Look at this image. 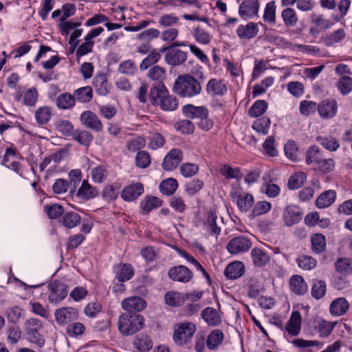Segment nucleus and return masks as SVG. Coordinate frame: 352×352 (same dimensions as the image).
I'll return each instance as SVG.
<instances>
[{
    "label": "nucleus",
    "mask_w": 352,
    "mask_h": 352,
    "mask_svg": "<svg viewBox=\"0 0 352 352\" xmlns=\"http://www.w3.org/2000/svg\"><path fill=\"white\" fill-rule=\"evenodd\" d=\"M193 74L197 78L190 74L179 75L173 84V91L181 98H192L199 95L206 76L201 67Z\"/></svg>",
    "instance_id": "1"
},
{
    "label": "nucleus",
    "mask_w": 352,
    "mask_h": 352,
    "mask_svg": "<svg viewBox=\"0 0 352 352\" xmlns=\"http://www.w3.org/2000/svg\"><path fill=\"white\" fill-rule=\"evenodd\" d=\"M302 316L298 311H292L289 320L284 327L283 336L287 342L298 349H305V352H313L310 347L318 346L320 342L318 340H306L302 338L291 340L297 336L301 331Z\"/></svg>",
    "instance_id": "2"
},
{
    "label": "nucleus",
    "mask_w": 352,
    "mask_h": 352,
    "mask_svg": "<svg viewBox=\"0 0 352 352\" xmlns=\"http://www.w3.org/2000/svg\"><path fill=\"white\" fill-rule=\"evenodd\" d=\"M151 103L159 107L162 110L173 111L178 108V100L170 95L163 82H155L153 85L149 92Z\"/></svg>",
    "instance_id": "3"
},
{
    "label": "nucleus",
    "mask_w": 352,
    "mask_h": 352,
    "mask_svg": "<svg viewBox=\"0 0 352 352\" xmlns=\"http://www.w3.org/2000/svg\"><path fill=\"white\" fill-rule=\"evenodd\" d=\"M145 319L140 314L124 313L119 316L118 328L123 336H131L140 331L144 326Z\"/></svg>",
    "instance_id": "4"
},
{
    "label": "nucleus",
    "mask_w": 352,
    "mask_h": 352,
    "mask_svg": "<svg viewBox=\"0 0 352 352\" xmlns=\"http://www.w3.org/2000/svg\"><path fill=\"white\" fill-rule=\"evenodd\" d=\"M25 331L29 342L42 347L45 344V339L40 331L43 327L41 320L38 318H30L25 322Z\"/></svg>",
    "instance_id": "5"
},
{
    "label": "nucleus",
    "mask_w": 352,
    "mask_h": 352,
    "mask_svg": "<svg viewBox=\"0 0 352 352\" xmlns=\"http://www.w3.org/2000/svg\"><path fill=\"white\" fill-rule=\"evenodd\" d=\"M197 327L195 324L191 322H184L178 324L173 333L174 342L177 345H184L190 342Z\"/></svg>",
    "instance_id": "6"
},
{
    "label": "nucleus",
    "mask_w": 352,
    "mask_h": 352,
    "mask_svg": "<svg viewBox=\"0 0 352 352\" xmlns=\"http://www.w3.org/2000/svg\"><path fill=\"white\" fill-rule=\"evenodd\" d=\"M48 300L51 304L57 305L63 301L68 294L67 285L57 279L50 282L47 285Z\"/></svg>",
    "instance_id": "7"
},
{
    "label": "nucleus",
    "mask_w": 352,
    "mask_h": 352,
    "mask_svg": "<svg viewBox=\"0 0 352 352\" xmlns=\"http://www.w3.org/2000/svg\"><path fill=\"white\" fill-rule=\"evenodd\" d=\"M161 53H165L164 60L171 66H179L184 64L188 58V53L173 46H163L160 49Z\"/></svg>",
    "instance_id": "8"
},
{
    "label": "nucleus",
    "mask_w": 352,
    "mask_h": 352,
    "mask_svg": "<svg viewBox=\"0 0 352 352\" xmlns=\"http://www.w3.org/2000/svg\"><path fill=\"white\" fill-rule=\"evenodd\" d=\"M252 247L250 239L245 236H238L232 239L227 243L226 250L232 255L247 252Z\"/></svg>",
    "instance_id": "9"
},
{
    "label": "nucleus",
    "mask_w": 352,
    "mask_h": 352,
    "mask_svg": "<svg viewBox=\"0 0 352 352\" xmlns=\"http://www.w3.org/2000/svg\"><path fill=\"white\" fill-rule=\"evenodd\" d=\"M168 277L175 282L188 283L193 278L194 274L188 267L179 265L168 270Z\"/></svg>",
    "instance_id": "10"
},
{
    "label": "nucleus",
    "mask_w": 352,
    "mask_h": 352,
    "mask_svg": "<svg viewBox=\"0 0 352 352\" xmlns=\"http://www.w3.org/2000/svg\"><path fill=\"white\" fill-rule=\"evenodd\" d=\"M259 8V0H242L238 13L243 20L248 21L258 16Z\"/></svg>",
    "instance_id": "11"
},
{
    "label": "nucleus",
    "mask_w": 352,
    "mask_h": 352,
    "mask_svg": "<svg viewBox=\"0 0 352 352\" xmlns=\"http://www.w3.org/2000/svg\"><path fill=\"white\" fill-rule=\"evenodd\" d=\"M182 160V151L177 148H172L165 155L162 163V168L165 171H173L178 167Z\"/></svg>",
    "instance_id": "12"
},
{
    "label": "nucleus",
    "mask_w": 352,
    "mask_h": 352,
    "mask_svg": "<svg viewBox=\"0 0 352 352\" xmlns=\"http://www.w3.org/2000/svg\"><path fill=\"white\" fill-rule=\"evenodd\" d=\"M54 317L58 325H65L78 319V311L72 307H60L55 311Z\"/></svg>",
    "instance_id": "13"
},
{
    "label": "nucleus",
    "mask_w": 352,
    "mask_h": 352,
    "mask_svg": "<svg viewBox=\"0 0 352 352\" xmlns=\"http://www.w3.org/2000/svg\"><path fill=\"white\" fill-rule=\"evenodd\" d=\"M144 185L140 182L126 185L120 192L123 201L132 202L135 201L144 193Z\"/></svg>",
    "instance_id": "14"
},
{
    "label": "nucleus",
    "mask_w": 352,
    "mask_h": 352,
    "mask_svg": "<svg viewBox=\"0 0 352 352\" xmlns=\"http://www.w3.org/2000/svg\"><path fill=\"white\" fill-rule=\"evenodd\" d=\"M302 217L301 209L296 205H289L284 209L283 218L287 226H292L299 223Z\"/></svg>",
    "instance_id": "15"
},
{
    "label": "nucleus",
    "mask_w": 352,
    "mask_h": 352,
    "mask_svg": "<svg viewBox=\"0 0 352 352\" xmlns=\"http://www.w3.org/2000/svg\"><path fill=\"white\" fill-rule=\"evenodd\" d=\"M258 25L266 28V25L261 21L258 23L248 22L246 25H239L236 30V33L241 39L250 40L257 35L259 30Z\"/></svg>",
    "instance_id": "16"
},
{
    "label": "nucleus",
    "mask_w": 352,
    "mask_h": 352,
    "mask_svg": "<svg viewBox=\"0 0 352 352\" xmlns=\"http://www.w3.org/2000/svg\"><path fill=\"white\" fill-rule=\"evenodd\" d=\"M146 307L145 300L139 296L127 298L122 300V307L130 314H138Z\"/></svg>",
    "instance_id": "17"
},
{
    "label": "nucleus",
    "mask_w": 352,
    "mask_h": 352,
    "mask_svg": "<svg viewBox=\"0 0 352 352\" xmlns=\"http://www.w3.org/2000/svg\"><path fill=\"white\" fill-rule=\"evenodd\" d=\"M338 103L334 99H325L318 104V113L323 119L333 118L338 111Z\"/></svg>",
    "instance_id": "18"
},
{
    "label": "nucleus",
    "mask_w": 352,
    "mask_h": 352,
    "mask_svg": "<svg viewBox=\"0 0 352 352\" xmlns=\"http://www.w3.org/2000/svg\"><path fill=\"white\" fill-rule=\"evenodd\" d=\"M80 121L86 127L100 132L103 129V125L98 116L91 111H85L80 115Z\"/></svg>",
    "instance_id": "19"
},
{
    "label": "nucleus",
    "mask_w": 352,
    "mask_h": 352,
    "mask_svg": "<svg viewBox=\"0 0 352 352\" xmlns=\"http://www.w3.org/2000/svg\"><path fill=\"white\" fill-rule=\"evenodd\" d=\"M99 195V190L97 187L92 186L86 179H84L80 188L77 190L76 196L84 201L93 199Z\"/></svg>",
    "instance_id": "20"
},
{
    "label": "nucleus",
    "mask_w": 352,
    "mask_h": 352,
    "mask_svg": "<svg viewBox=\"0 0 352 352\" xmlns=\"http://www.w3.org/2000/svg\"><path fill=\"white\" fill-rule=\"evenodd\" d=\"M183 113L190 119L205 118L209 116V110L205 106H195L192 104H188L182 108Z\"/></svg>",
    "instance_id": "21"
},
{
    "label": "nucleus",
    "mask_w": 352,
    "mask_h": 352,
    "mask_svg": "<svg viewBox=\"0 0 352 352\" xmlns=\"http://www.w3.org/2000/svg\"><path fill=\"white\" fill-rule=\"evenodd\" d=\"M116 277L120 283L126 282L134 276V268L130 263H120L113 266Z\"/></svg>",
    "instance_id": "22"
},
{
    "label": "nucleus",
    "mask_w": 352,
    "mask_h": 352,
    "mask_svg": "<svg viewBox=\"0 0 352 352\" xmlns=\"http://www.w3.org/2000/svg\"><path fill=\"white\" fill-rule=\"evenodd\" d=\"M201 316L209 326L217 327L222 322L221 314L212 307L204 309L201 312Z\"/></svg>",
    "instance_id": "23"
},
{
    "label": "nucleus",
    "mask_w": 352,
    "mask_h": 352,
    "mask_svg": "<svg viewBox=\"0 0 352 352\" xmlns=\"http://www.w3.org/2000/svg\"><path fill=\"white\" fill-rule=\"evenodd\" d=\"M93 86L100 96L107 95L111 89V85L107 80V76L103 73H99L95 76L93 79Z\"/></svg>",
    "instance_id": "24"
},
{
    "label": "nucleus",
    "mask_w": 352,
    "mask_h": 352,
    "mask_svg": "<svg viewBox=\"0 0 352 352\" xmlns=\"http://www.w3.org/2000/svg\"><path fill=\"white\" fill-rule=\"evenodd\" d=\"M224 339V334L221 329L212 330L206 338V346L210 351H217Z\"/></svg>",
    "instance_id": "25"
},
{
    "label": "nucleus",
    "mask_w": 352,
    "mask_h": 352,
    "mask_svg": "<svg viewBox=\"0 0 352 352\" xmlns=\"http://www.w3.org/2000/svg\"><path fill=\"white\" fill-rule=\"evenodd\" d=\"M289 287L292 292L298 296L305 295L308 291L307 284L300 275L292 276Z\"/></svg>",
    "instance_id": "26"
},
{
    "label": "nucleus",
    "mask_w": 352,
    "mask_h": 352,
    "mask_svg": "<svg viewBox=\"0 0 352 352\" xmlns=\"http://www.w3.org/2000/svg\"><path fill=\"white\" fill-rule=\"evenodd\" d=\"M163 201L161 199L152 195H147L144 199L140 203L142 214H147L152 210L160 208L162 206Z\"/></svg>",
    "instance_id": "27"
},
{
    "label": "nucleus",
    "mask_w": 352,
    "mask_h": 352,
    "mask_svg": "<svg viewBox=\"0 0 352 352\" xmlns=\"http://www.w3.org/2000/svg\"><path fill=\"white\" fill-rule=\"evenodd\" d=\"M206 92L211 96H223L228 91L227 86L222 80L211 78L206 85Z\"/></svg>",
    "instance_id": "28"
},
{
    "label": "nucleus",
    "mask_w": 352,
    "mask_h": 352,
    "mask_svg": "<svg viewBox=\"0 0 352 352\" xmlns=\"http://www.w3.org/2000/svg\"><path fill=\"white\" fill-rule=\"evenodd\" d=\"M245 272V266L241 261H235L230 263L224 270V274L228 279H236Z\"/></svg>",
    "instance_id": "29"
},
{
    "label": "nucleus",
    "mask_w": 352,
    "mask_h": 352,
    "mask_svg": "<svg viewBox=\"0 0 352 352\" xmlns=\"http://www.w3.org/2000/svg\"><path fill=\"white\" fill-rule=\"evenodd\" d=\"M349 308V303L344 298H338L333 300L329 307L330 314L333 316L344 315Z\"/></svg>",
    "instance_id": "30"
},
{
    "label": "nucleus",
    "mask_w": 352,
    "mask_h": 352,
    "mask_svg": "<svg viewBox=\"0 0 352 352\" xmlns=\"http://www.w3.org/2000/svg\"><path fill=\"white\" fill-rule=\"evenodd\" d=\"M59 221L65 228L72 229L80 223L81 217L74 211L64 212Z\"/></svg>",
    "instance_id": "31"
},
{
    "label": "nucleus",
    "mask_w": 352,
    "mask_h": 352,
    "mask_svg": "<svg viewBox=\"0 0 352 352\" xmlns=\"http://www.w3.org/2000/svg\"><path fill=\"white\" fill-rule=\"evenodd\" d=\"M217 214L215 210L210 209L206 214V220L204 223L205 228L210 230L212 235L219 236L221 228L217 224Z\"/></svg>",
    "instance_id": "32"
},
{
    "label": "nucleus",
    "mask_w": 352,
    "mask_h": 352,
    "mask_svg": "<svg viewBox=\"0 0 352 352\" xmlns=\"http://www.w3.org/2000/svg\"><path fill=\"white\" fill-rule=\"evenodd\" d=\"M76 104V98L74 95L68 92H64L57 96L56 98V105L59 109H71Z\"/></svg>",
    "instance_id": "33"
},
{
    "label": "nucleus",
    "mask_w": 352,
    "mask_h": 352,
    "mask_svg": "<svg viewBox=\"0 0 352 352\" xmlns=\"http://www.w3.org/2000/svg\"><path fill=\"white\" fill-rule=\"evenodd\" d=\"M120 184L119 183H113L107 184L104 187L101 192L102 199L108 203L116 201L119 195Z\"/></svg>",
    "instance_id": "34"
},
{
    "label": "nucleus",
    "mask_w": 352,
    "mask_h": 352,
    "mask_svg": "<svg viewBox=\"0 0 352 352\" xmlns=\"http://www.w3.org/2000/svg\"><path fill=\"white\" fill-rule=\"evenodd\" d=\"M336 198V192L333 190H328L320 194L316 200V206L318 208H325L333 204Z\"/></svg>",
    "instance_id": "35"
},
{
    "label": "nucleus",
    "mask_w": 352,
    "mask_h": 352,
    "mask_svg": "<svg viewBox=\"0 0 352 352\" xmlns=\"http://www.w3.org/2000/svg\"><path fill=\"white\" fill-rule=\"evenodd\" d=\"M316 141L330 152H334L340 147L338 140L332 135H318L316 138Z\"/></svg>",
    "instance_id": "36"
},
{
    "label": "nucleus",
    "mask_w": 352,
    "mask_h": 352,
    "mask_svg": "<svg viewBox=\"0 0 352 352\" xmlns=\"http://www.w3.org/2000/svg\"><path fill=\"white\" fill-rule=\"evenodd\" d=\"M254 203V197L248 192H243L237 196L236 204L241 212H248Z\"/></svg>",
    "instance_id": "37"
},
{
    "label": "nucleus",
    "mask_w": 352,
    "mask_h": 352,
    "mask_svg": "<svg viewBox=\"0 0 352 352\" xmlns=\"http://www.w3.org/2000/svg\"><path fill=\"white\" fill-rule=\"evenodd\" d=\"M252 261L256 267H261L265 266L270 261V256L263 250L254 248L251 251Z\"/></svg>",
    "instance_id": "38"
},
{
    "label": "nucleus",
    "mask_w": 352,
    "mask_h": 352,
    "mask_svg": "<svg viewBox=\"0 0 352 352\" xmlns=\"http://www.w3.org/2000/svg\"><path fill=\"white\" fill-rule=\"evenodd\" d=\"M72 139L79 144L88 148L94 140L93 135L88 131L76 129L74 131Z\"/></svg>",
    "instance_id": "39"
},
{
    "label": "nucleus",
    "mask_w": 352,
    "mask_h": 352,
    "mask_svg": "<svg viewBox=\"0 0 352 352\" xmlns=\"http://www.w3.org/2000/svg\"><path fill=\"white\" fill-rule=\"evenodd\" d=\"M281 18L287 28L295 27L298 21L296 12L292 8H285L281 12Z\"/></svg>",
    "instance_id": "40"
},
{
    "label": "nucleus",
    "mask_w": 352,
    "mask_h": 352,
    "mask_svg": "<svg viewBox=\"0 0 352 352\" xmlns=\"http://www.w3.org/2000/svg\"><path fill=\"white\" fill-rule=\"evenodd\" d=\"M268 109V103L264 100H257L250 107L248 114L251 118H258L263 116Z\"/></svg>",
    "instance_id": "41"
},
{
    "label": "nucleus",
    "mask_w": 352,
    "mask_h": 352,
    "mask_svg": "<svg viewBox=\"0 0 352 352\" xmlns=\"http://www.w3.org/2000/svg\"><path fill=\"white\" fill-rule=\"evenodd\" d=\"M276 1L272 0L267 3L265 6L263 19L264 22L271 25L276 24Z\"/></svg>",
    "instance_id": "42"
},
{
    "label": "nucleus",
    "mask_w": 352,
    "mask_h": 352,
    "mask_svg": "<svg viewBox=\"0 0 352 352\" xmlns=\"http://www.w3.org/2000/svg\"><path fill=\"white\" fill-rule=\"evenodd\" d=\"M337 272L342 275H349L352 273V259L347 257H340L335 263Z\"/></svg>",
    "instance_id": "43"
},
{
    "label": "nucleus",
    "mask_w": 352,
    "mask_h": 352,
    "mask_svg": "<svg viewBox=\"0 0 352 352\" xmlns=\"http://www.w3.org/2000/svg\"><path fill=\"white\" fill-rule=\"evenodd\" d=\"M177 188L178 182L173 177L164 179L159 186L160 192L166 196L173 195Z\"/></svg>",
    "instance_id": "44"
},
{
    "label": "nucleus",
    "mask_w": 352,
    "mask_h": 352,
    "mask_svg": "<svg viewBox=\"0 0 352 352\" xmlns=\"http://www.w3.org/2000/svg\"><path fill=\"white\" fill-rule=\"evenodd\" d=\"M322 158V151L316 145H311L308 148L305 157V162L307 165L314 164L316 166Z\"/></svg>",
    "instance_id": "45"
},
{
    "label": "nucleus",
    "mask_w": 352,
    "mask_h": 352,
    "mask_svg": "<svg viewBox=\"0 0 352 352\" xmlns=\"http://www.w3.org/2000/svg\"><path fill=\"white\" fill-rule=\"evenodd\" d=\"M311 250L315 254H320L326 250L325 236L320 233L314 234L311 238Z\"/></svg>",
    "instance_id": "46"
},
{
    "label": "nucleus",
    "mask_w": 352,
    "mask_h": 352,
    "mask_svg": "<svg viewBox=\"0 0 352 352\" xmlns=\"http://www.w3.org/2000/svg\"><path fill=\"white\" fill-rule=\"evenodd\" d=\"M316 329L320 338H327L333 331L337 322H329L323 319L316 321Z\"/></svg>",
    "instance_id": "47"
},
{
    "label": "nucleus",
    "mask_w": 352,
    "mask_h": 352,
    "mask_svg": "<svg viewBox=\"0 0 352 352\" xmlns=\"http://www.w3.org/2000/svg\"><path fill=\"white\" fill-rule=\"evenodd\" d=\"M296 262L300 269L309 271L317 265V261L314 257L306 254H300L296 259Z\"/></svg>",
    "instance_id": "48"
},
{
    "label": "nucleus",
    "mask_w": 352,
    "mask_h": 352,
    "mask_svg": "<svg viewBox=\"0 0 352 352\" xmlns=\"http://www.w3.org/2000/svg\"><path fill=\"white\" fill-rule=\"evenodd\" d=\"M286 157L292 162H296L299 159V148L297 143L294 140H288L284 146Z\"/></svg>",
    "instance_id": "49"
},
{
    "label": "nucleus",
    "mask_w": 352,
    "mask_h": 352,
    "mask_svg": "<svg viewBox=\"0 0 352 352\" xmlns=\"http://www.w3.org/2000/svg\"><path fill=\"white\" fill-rule=\"evenodd\" d=\"M165 302L171 307H181L185 302L183 294L177 292H168L164 295Z\"/></svg>",
    "instance_id": "50"
},
{
    "label": "nucleus",
    "mask_w": 352,
    "mask_h": 352,
    "mask_svg": "<svg viewBox=\"0 0 352 352\" xmlns=\"http://www.w3.org/2000/svg\"><path fill=\"white\" fill-rule=\"evenodd\" d=\"M52 115V109L48 106H43L35 111V119L40 125L46 124L51 119Z\"/></svg>",
    "instance_id": "51"
},
{
    "label": "nucleus",
    "mask_w": 352,
    "mask_h": 352,
    "mask_svg": "<svg viewBox=\"0 0 352 352\" xmlns=\"http://www.w3.org/2000/svg\"><path fill=\"white\" fill-rule=\"evenodd\" d=\"M140 255L145 263L149 264L157 260L159 250L155 246L146 245L140 250Z\"/></svg>",
    "instance_id": "52"
},
{
    "label": "nucleus",
    "mask_w": 352,
    "mask_h": 352,
    "mask_svg": "<svg viewBox=\"0 0 352 352\" xmlns=\"http://www.w3.org/2000/svg\"><path fill=\"white\" fill-rule=\"evenodd\" d=\"M271 120L266 116L256 119L252 124V128L258 133L267 135L270 127Z\"/></svg>",
    "instance_id": "53"
},
{
    "label": "nucleus",
    "mask_w": 352,
    "mask_h": 352,
    "mask_svg": "<svg viewBox=\"0 0 352 352\" xmlns=\"http://www.w3.org/2000/svg\"><path fill=\"white\" fill-rule=\"evenodd\" d=\"M76 100L82 103H87L93 98V90L90 86H85L76 89L74 91Z\"/></svg>",
    "instance_id": "54"
},
{
    "label": "nucleus",
    "mask_w": 352,
    "mask_h": 352,
    "mask_svg": "<svg viewBox=\"0 0 352 352\" xmlns=\"http://www.w3.org/2000/svg\"><path fill=\"white\" fill-rule=\"evenodd\" d=\"M346 37V32L343 28H340L332 33L327 34L324 38L325 45L329 47L333 46L336 43L342 41Z\"/></svg>",
    "instance_id": "55"
},
{
    "label": "nucleus",
    "mask_w": 352,
    "mask_h": 352,
    "mask_svg": "<svg viewBox=\"0 0 352 352\" xmlns=\"http://www.w3.org/2000/svg\"><path fill=\"white\" fill-rule=\"evenodd\" d=\"M327 292V284L322 280H313V285L311 287V296L319 300L323 298Z\"/></svg>",
    "instance_id": "56"
},
{
    "label": "nucleus",
    "mask_w": 352,
    "mask_h": 352,
    "mask_svg": "<svg viewBox=\"0 0 352 352\" xmlns=\"http://www.w3.org/2000/svg\"><path fill=\"white\" fill-rule=\"evenodd\" d=\"M133 345L138 351L147 352L152 348L153 342L147 335H140L135 338Z\"/></svg>",
    "instance_id": "57"
},
{
    "label": "nucleus",
    "mask_w": 352,
    "mask_h": 352,
    "mask_svg": "<svg viewBox=\"0 0 352 352\" xmlns=\"http://www.w3.org/2000/svg\"><path fill=\"white\" fill-rule=\"evenodd\" d=\"M307 176L304 173H296L289 177L287 183V187L292 190L298 189L304 185Z\"/></svg>",
    "instance_id": "58"
},
{
    "label": "nucleus",
    "mask_w": 352,
    "mask_h": 352,
    "mask_svg": "<svg viewBox=\"0 0 352 352\" xmlns=\"http://www.w3.org/2000/svg\"><path fill=\"white\" fill-rule=\"evenodd\" d=\"M221 175L224 176L226 179H236L240 180L243 177V174L239 167L232 168L229 164H224L219 170Z\"/></svg>",
    "instance_id": "59"
},
{
    "label": "nucleus",
    "mask_w": 352,
    "mask_h": 352,
    "mask_svg": "<svg viewBox=\"0 0 352 352\" xmlns=\"http://www.w3.org/2000/svg\"><path fill=\"white\" fill-rule=\"evenodd\" d=\"M146 140L142 136H137L126 141V148L129 151H142L141 149L146 146Z\"/></svg>",
    "instance_id": "60"
},
{
    "label": "nucleus",
    "mask_w": 352,
    "mask_h": 352,
    "mask_svg": "<svg viewBox=\"0 0 352 352\" xmlns=\"http://www.w3.org/2000/svg\"><path fill=\"white\" fill-rule=\"evenodd\" d=\"M192 36L197 43L202 45L209 44L212 38L208 32L199 26L194 28Z\"/></svg>",
    "instance_id": "61"
},
{
    "label": "nucleus",
    "mask_w": 352,
    "mask_h": 352,
    "mask_svg": "<svg viewBox=\"0 0 352 352\" xmlns=\"http://www.w3.org/2000/svg\"><path fill=\"white\" fill-rule=\"evenodd\" d=\"M161 58V52H157L156 49L153 50L148 56L144 58L140 65V68L141 70H146L150 66L157 63Z\"/></svg>",
    "instance_id": "62"
},
{
    "label": "nucleus",
    "mask_w": 352,
    "mask_h": 352,
    "mask_svg": "<svg viewBox=\"0 0 352 352\" xmlns=\"http://www.w3.org/2000/svg\"><path fill=\"white\" fill-rule=\"evenodd\" d=\"M135 166L140 168H146L151 164V157L148 151H138L136 154L135 158Z\"/></svg>",
    "instance_id": "63"
},
{
    "label": "nucleus",
    "mask_w": 352,
    "mask_h": 352,
    "mask_svg": "<svg viewBox=\"0 0 352 352\" xmlns=\"http://www.w3.org/2000/svg\"><path fill=\"white\" fill-rule=\"evenodd\" d=\"M336 87L343 96L352 91V78L348 76H342L336 84Z\"/></svg>",
    "instance_id": "64"
}]
</instances>
